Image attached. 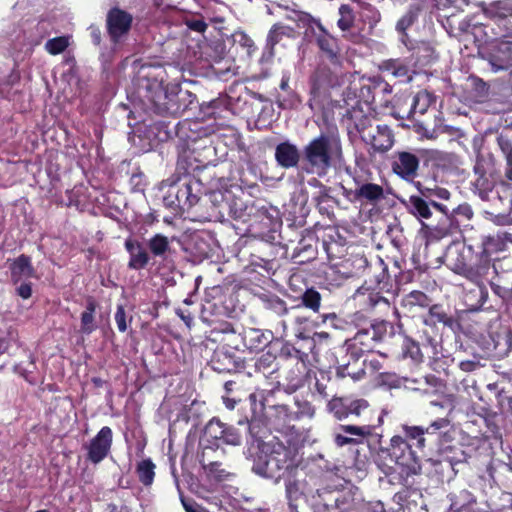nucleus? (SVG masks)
Instances as JSON below:
<instances>
[{
    "instance_id": "1a4fd4ad",
    "label": "nucleus",
    "mask_w": 512,
    "mask_h": 512,
    "mask_svg": "<svg viewBox=\"0 0 512 512\" xmlns=\"http://www.w3.org/2000/svg\"><path fill=\"white\" fill-rule=\"evenodd\" d=\"M177 171L183 175H186L194 185L199 184L201 186V195L207 194L208 192L218 189L224 185L225 178L223 175L218 173L216 165L212 166H199L196 165L191 170L187 167V160L180 158L177 161Z\"/></svg>"
},
{
    "instance_id": "f704fd0d",
    "label": "nucleus",
    "mask_w": 512,
    "mask_h": 512,
    "mask_svg": "<svg viewBox=\"0 0 512 512\" xmlns=\"http://www.w3.org/2000/svg\"><path fill=\"white\" fill-rule=\"evenodd\" d=\"M354 200L361 203L376 204L384 199V189L381 185L375 183L359 184L353 192Z\"/></svg>"
},
{
    "instance_id": "4c0bfd02",
    "label": "nucleus",
    "mask_w": 512,
    "mask_h": 512,
    "mask_svg": "<svg viewBox=\"0 0 512 512\" xmlns=\"http://www.w3.org/2000/svg\"><path fill=\"white\" fill-rule=\"evenodd\" d=\"M272 409L274 411L272 423L275 430L287 432L294 428L291 422L297 420V415L294 414V411L290 410L288 405L276 404Z\"/></svg>"
},
{
    "instance_id": "2eb2a0df",
    "label": "nucleus",
    "mask_w": 512,
    "mask_h": 512,
    "mask_svg": "<svg viewBox=\"0 0 512 512\" xmlns=\"http://www.w3.org/2000/svg\"><path fill=\"white\" fill-rule=\"evenodd\" d=\"M341 69H331L325 64H319L309 79L310 93L314 97H319L330 88L339 86L342 80Z\"/></svg>"
},
{
    "instance_id": "ea45409f",
    "label": "nucleus",
    "mask_w": 512,
    "mask_h": 512,
    "mask_svg": "<svg viewBox=\"0 0 512 512\" xmlns=\"http://www.w3.org/2000/svg\"><path fill=\"white\" fill-rule=\"evenodd\" d=\"M431 299L422 291L414 290L402 297L400 306L405 315H413L417 308H427Z\"/></svg>"
},
{
    "instance_id": "393cba45",
    "label": "nucleus",
    "mask_w": 512,
    "mask_h": 512,
    "mask_svg": "<svg viewBox=\"0 0 512 512\" xmlns=\"http://www.w3.org/2000/svg\"><path fill=\"white\" fill-rule=\"evenodd\" d=\"M196 183L194 182L193 185L189 178L184 175L183 183L178 186L175 198L182 209H191L199 202L202 196L201 186Z\"/></svg>"
},
{
    "instance_id": "680f3d73",
    "label": "nucleus",
    "mask_w": 512,
    "mask_h": 512,
    "mask_svg": "<svg viewBox=\"0 0 512 512\" xmlns=\"http://www.w3.org/2000/svg\"><path fill=\"white\" fill-rule=\"evenodd\" d=\"M490 288L505 305L512 306V284L511 287H508L504 283L503 278L498 276L497 281H490Z\"/></svg>"
},
{
    "instance_id": "8fccbe9b",
    "label": "nucleus",
    "mask_w": 512,
    "mask_h": 512,
    "mask_svg": "<svg viewBox=\"0 0 512 512\" xmlns=\"http://www.w3.org/2000/svg\"><path fill=\"white\" fill-rule=\"evenodd\" d=\"M313 242V233H309L299 241L298 246L295 249V256L301 258L299 262H308L315 258L316 247L313 245Z\"/></svg>"
},
{
    "instance_id": "4d7b16f0",
    "label": "nucleus",
    "mask_w": 512,
    "mask_h": 512,
    "mask_svg": "<svg viewBox=\"0 0 512 512\" xmlns=\"http://www.w3.org/2000/svg\"><path fill=\"white\" fill-rule=\"evenodd\" d=\"M293 32V28L289 26H285L280 23L274 24L268 32L266 46L272 51L284 36L289 37Z\"/></svg>"
},
{
    "instance_id": "dca6fc26",
    "label": "nucleus",
    "mask_w": 512,
    "mask_h": 512,
    "mask_svg": "<svg viewBox=\"0 0 512 512\" xmlns=\"http://www.w3.org/2000/svg\"><path fill=\"white\" fill-rule=\"evenodd\" d=\"M132 23V14L119 7H112L106 15V29L110 41L113 44H118L123 37L129 34Z\"/></svg>"
},
{
    "instance_id": "ddd939ff",
    "label": "nucleus",
    "mask_w": 512,
    "mask_h": 512,
    "mask_svg": "<svg viewBox=\"0 0 512 512\" xmlns=\"http://www.w3.org/2000/svg\"><path fill=\"white\" fill-rule=\"evenodd\" d=\"M318 33L314 34L315 44L321 58L327 60L333 67L342 68L343 56L339 39L328 32L321 21L316 22Z\"/></svg>"
},
{
    "instance_id": "f3484780",
    "label": "nucleus",
    "mask_w": 512,
    "mask_h": 512,
    "mask_svg": "<svg viewBox=\"0 0 512 512\" xmlns=\"http://www.w3.org/2000/svg\"><path fill=\"white\" fill-rule=\"evenodd\" d=\"M369 408L365 399H353L348 396H334L327 404L328 411L339 421L351 416L360 417Z\"/></svg>"
},
{
    "instance_id": "0e129e2a",
    "label": "nucleus",
    "mask_w": 512,
    "mask_h": 512,
    "mask_svg": "<svg viewBox=\"0 0 512 512\" xmlns=\"http://www.w3.org/2000/svg\"><path fill=\"white\" fill-rule=\"evenodd\" d=\"M420 11L421 9L417 5L409 6L405 14L397 21L396 31H407L418 20Z\"/></svg>"
},
{
    "instance_id": "603ef678",
    "label": "nucleus",
    "mask_w": 512,
    "mask_h": 512,
    "mask_svg": "<svg viewBox=\"0 0 512 512\" xmlns=\"http://www.w3.org/2000/svg\"><path fill=\"white\" fill-rule=\"evenodd\" d=\"M450 426V420L447 418H438L429 426L424 427L427 445L437 444L443 434V430Z\"/></svg>"
},
{
    "instance_id": "338daca9",
    "label": "nucleus",
    "mask_w": 512,
    "mask_h": 512,
    "mask_svg": "<svg viewBox=\"0 0 512 512\" xmlns=\"http://www.w3.org/2000/svg\"><path fill=\"white\" fill-rule=\"evenodd\" d=\"M286 497L290 512H298L297 501L302 497L303 493L300 491L299 484L296 481H288L286 483Z\"/></svg>"
},
{
    "instance_id": "6e6552de",
    "label": "nucleus",
    "mask_w": 512,
    "mask_h": 512,
    "mask_svg": "<svg viewBox=\"0 0 512 512\" xmlns=\"http://www.w3.org/2000/svg\"><path fill=\"white\" fill-rule=\"evenodd\" d=\"M483 15L493 22L492 33L494 40H512V0H496L482 3Z\"/></svg>"
},
{
    "instance_id": "de8ad7c7",
    "label": "nucleus",
    "mask_w": 512,
    "mask_h": 512,
    "mask_svg": "<svg viewBox=\"0 0 512 512\" xmlns=\"http://www.w3.org/2000/svg\"><path fill=\"white\" fill-rule=\"evenodd\" d=\"M450 507L455 512H461L476 503V498L468 489H462L458 492L450 493Z\"/></svg>"
},
{
    "instance_id": "9d476101",
    "label": "nucleus",
    "mask_w": 512,
    "mask_h": 512,
    "mask_svg": "<svg viewBox=\"0 0 512 512\" xmlns=\"http://www.w3.org/2000/svg\"><path fill=\"white\" fill-rule=\"evenodd\" d=\"M478 343L483 358L502 359L512 351V329L501 326L487 335H482Z\"/></svg>"
},
{
    "instance_id": "bf43d9fd",
    "label": "nucleus",
    "mask_w": 512,
    "mask_h": 512,
    "mask_svg": "<svg viewBox=\"0 0 512 512\" xmlns=\"http://www.w3.org/2000/svg\"><path fill=\"white\" fill-rule=\"evenodd\" d=\"M308 355L289 342L282 345L279 351V358L282 363H293L297 361L307 360Z\"/></svg>"
},
{
    "instance_id": "c03bdc74",
    "label": "nucleus",
    "mask_w": 512,
    "mask_h": 512,
    "mask_svg": "<svg viewBox=\"0 0 512 512\" xmlns=\"http://www.w3.org/2000/svg\"><path fill=\"white\" fill-rule=\"evenodd\" d=\"M97 308V302L89 296L86 300L85 310L81 313V332L84 334H91L96 330L97 325L95 323V312Z\"/></svg>"
},
{
    "instance_id": "6e6d98bb",
    "label": "nucleus",
    "mask_w": 512,
    "mask_h": 512,
    "mask_svg": "<svg viewBox=\"0 0 512 512\" xmlns=\"http://www.w3.org/2000/svg\"><path fill=\"white\" fill-rule=\"evenodd\" d=\"M338 430L343 431L350 437L360 438V442L369 436H372L375 430V425L362 424V425H339Z\"/></svg>"
},
{
    "instance_id": "72a5a7b5",
    "label": "nucleus",
    "mask_w": 512,
    "mask_h": 512,
    "mask_svg": "<svg viewBox=\"0 0 512 512\" xmlns=\"http://www.w3.org/2000/svg\"><path fill=\"white\" fill-rule=\"evenodd\" d=\"M489 293L486 284L475 285L474 288L464 291L463 303L467 311L477 312L488 301Z\"/></svg>"
},
{
    "instance_id": "a18cd8bd",
    "label": "nucleus",
    "mask_w": 512,
    "mask_h": 512,
    "mask_svg": "<svg viewBox=\"0 0 512 512\" xmlns=\"http://www.w3.org/2000/svg\"><path fill=\"white\" fill-rule=\"evenodd\" d=\"M403 438L407 439V442L415 446L419 450H423L427 446V438L425 437L424 427L422 426H402Z\"/></svg>"
},
{
    "instance_id": "13d9d810",
    "label": "nucleus",
    "mask_w": 512,
    "mask_h": 512,
    "mask_svg": "<svg viewBox=\"0 0 512 512\" xmlns=\"http://www.w3.org/2000/svg\"><path fill=\"white\" fill-rule=\"evenodd\" d=\"M359 16L360 19L369 25L370 29H373L381 20V14L379 10L368 2L361 1Z\"/></svg>"
},
{
    "instance_id": "2f4dec72",
    "label": "nucleus",
    "mask_w": 512,
    "mask_h": 512,
    "mask_svg": "<svg viewBox=\"0 0 512 512\" xmlns=\"http://www.w3.org/2000/svg\"><path fill=\"white\" fill-rule=\"evenodd\" d=\"M379 70L386 75H390V76L398 79V81L400 83H408V82L412 81V75L410 73V68L401 59L383 60L379 64Z\"/></svg>"
},
{
    "instance_id": "a211bd4d",
    "label": "nucleus",
    "mask_w": 512,
    "mask_h": 512,
    "mask_svg": "<svg viewBox=\"0 0 512 512\" xmlns=\"http://www.w3.org/2000/svg\"><path fill=\"white\" fill-rule=\"evenodd\" d=\"M253 364L248 365L249 376H262L265 379L275 381L280 384L281 363L277 361V356L270 351L261 354L259 357L252 359Z\"/></svg>"
},
{
    "instance_id": "f257e3e1",
    "label": "nucleus",
    "mask_w": 512,
    "mask_h": 512,
    "mask_svg": "<svg viewBox=\"0 0 512 512\" xmlns=\"http://www.w3.org/2000/svg\"><path fill=\"white\" fill-rule=\"evenodd\" d=\"M378 465L392 484H400L413 491L420 490L415 486L414 476L421 474L422 466L417 452L401 435H394L387 447L378 451Z\"/></svg>"
},
{
    "instance_id": "5701e85b",
    "label": "nucleus",
    "mask_w": 512,
    "mask_h": 512,
    "mask_svg": "<svg viewBox=\"0 0 512 512\" xmlns=\"http://www.w3.org/2000/svg\"><path fill=\"white\" fill-rule=\"evenodd\" d=\"M124 247L129 254L127 264L129 269L139 271L147 267L151 256L142 242L136 238L128 237L124 242Z\"/></svg>"
},
{
    "instance_id": "37998d69",
    "label": "nucleus",
    "mask_w": 512,
    "mask_h": 512,
    "mask_svg": "<svg viewBox=\"0 0 512 512\" xmlns=\"http://www.w3.org/2000/svg\"><path fill=\"white\" fill-rule=\"evenodd\" d=\"M150 256L165 259L170 251V241L167 236L156 233L147 241Z\"/></svg>"
},
{
    "instance_id": "e2e57ef3",
    "label": "nucleus",
    "mask_w": 512,
    "mask_h": 512,
    "mask_svg": "<svg viewBox=\"0 0 512 512\" xmlns=\"http://www.w3.org/2000/svg\"><path fill=\"white\" fill-rule=\"evenodd\" d=\"M339 19L337 20V26L342 32L349 31L355 22V13L353 8L349 4H342L339 7Z\"/></svg>"
},
{
    "instance_id": "39448f33",
    "label": "nucleus",
    "mask_w": 512,
    "mask_h": 512,
    "mask_svg": "<svg viewBox=\"0 0 512 512\" xmlns=\"http://www.w3.org/2000/svg\"><path fill=\"white\" fill-rule=\"evenodd\" d=\"M342 152L339 136L321 133L303 148L301 169L308 174L324 176L333 165L335 156Z\"/></svg>"
},
{
    "instance_id": "a878e982",
    "label": "nucleus",
    "mask_w": 512,
    "mask_h": 512,
    "mask_svg": "<svg viewBox=\"0 0 512 512\" xmlns=\"http://www.w3.org/2000/svg\"><path fill=\"white\" fill-rule=\"evenodd\" d=\"M274 156L277 164L284 169L296 168L300 162L302 163V155L298 147L289 141L279 143L275 148Z\"/></svg>"
},
{
    "instance_id": "79ce46f5",
    "label": "nucleus",
    "mask_w": 512,
    "mask_h": 512,
    "mask_svg": "<svg viewBox=\"0 0 512 512\" xmlns=\"http://www.w3.org/2000/svg\"><path fill=\"white\" fill-rule=\"evenodd\" d=\"M398 339L401 340V350L397 353L398 358L411 359L417 364L423 362L424 355L419 342L407 335H399Z\"/></svg>"
},
{
    "instance_id": "f03ea898",
    "label": "nucleus",
    "mask_w": 512,
    "mask_h": 512,
    "mask_svg": "<svg viewBox=\"0 0 512 512\" xmlns=\"http://www.w3.org/2000/svg\"><path fill=\"white\" fill-rule=\"evenodd\" d=\"M356 261L364 267V272L370 277L357 290L356 299L364 310L386 315L391 309L389 300L382 296V292L389 291L391 287L387 265L381 258H378L374 264H369L363 256L358 257Z\"/></svg>"
},
{
    "instance_id": "473e14b6",
    "label": "nucleus",
    "mask_w": 512,
    "mask_h": 512,
    "mask_svg": "<svg viewBox=\"0 0 512 512\" xmlns=\"http://www.w3.org/2000/svg\"><path fill=\"white\" fill-rule=\"evenodd\" d=\"M415 187L419 192V196L425 198L429 203H431L432 208L436 211H444L445 205L439 203L437 200H448L451 196V193L442 187L435 186L434 188H430L425 186L420 181L415 183Z\"/></svg>"
},
{
    "instance_id": "5fc2aeb1",
    "label": "nucleus",
    "mask_w": 512,
    "mask_h": 512,
    "mask_svg": "<svg viewBox=\"0 0 512 512\" xmlns=\"http://www.w3.org/2000/svg\"><path fill=\"white\" fill-rule=\"evenodd\" d=\"M263 308L270 315L284 316L289 308L286 302L277 295L265 296L262 298Z\"/></svg>"
},
{
    "instance_id": "9b49d317",
    "label": "nucleus",
    "mask_w": 512,
    "mask_h": 512,
    "mask_svg": "<svg viewBox=\"0 0 512 512\" xmlns=\"http://www.w3.org/2000/svg\"><path fill=\"white\" fill-rule=\"evenodd\" d=\"M437 324H442L443 327L453 329L457 324L456 320L447 313L446 309L441 304H433L428 307V313L423 318V329L420 338L423 344L431 346L433 349L437 346V338L439 331Z\"/></svg>"
},
{
    "instance_id": "aec40b11",
    "label": "nucleus",
    "mask_w": 512,
    "mask_h": 512,
    "mask_svg": "<svg viewBox=\"0 0 512 512\" xmlns=\"http://www.w3.org/2000/svg\"><path fill=\"white\" fill-rule=\"evenodd\" d=\"M345 500L339 491L325 487L316 490L311 496L310 503L313 512H336Z\"/></svg>"
},
{
    "instance_id": "052dcab7",
    "label": "nucleus",
    "mask_w": 512,
    "mask_h": 512,
    "mask_svg": "<svg viewBox=\"0 0 512 512\" xmlns=\"http://www.w3.org/2000/svg\"><path fill=\"white\" fill-rule=\"evenodd\" d=\"M301 305L305 308L318 313L321 307L322 296L313 287L307 288L300 296Z\"/></svg>"
},
{
    "instance_id": "412c9836",
    "label": "nucleus",
    "mask_w": 512,
    "mask_h": 512,
    "mask_svg": "<svg viewBox=\"0 0 512 512\" xmlns=\"http://www.w3.org/2000/svg\"><path fill=\"white\" fill-rule=\"evenodd\" d=\"M486 59L493 71L512 70V40L506 39V41L492 44Z\"/></svg>"
},
{
    "instance_id": "69168bd1",
    "label": "nucleus",
    "mask_w": 512,
    "mask_h": 512,
    "mask_svg": "<svg viewBox=\"0 0 512 512\" xmlns=\"http://www.w3.org/2000/svg\"><path fill=\"white\" fill-rule=\"evenodd\" d=\"M497 143L507 163L505 176L512 181V142L507 136L501 134L497 137Z\"/></svg>"
},
{
    "instance_id": "423d86ee",
    "label": "nucleus",
    "mask_w": 512,
    "mask_h": 512,
    "mask_svg": "<svg viewBox=\"0 0 512 512\" xmlns=\"http://www.w3.org/2000/svg\"><path fill=\"white\" fill-rule=\"evenodd\" d=\"M347 105L350 108L346 109L344 118L354 124L363 142L369 145L374 152L385 153L389 151L395 142L393 130L386 124H379L374 128L368 127L366 123L369 119L360 107V101H355L354 104L347 102Z\"/></svg>"
},
{
    "instance_id": "58836bf2",
    "label": "nucleus",
    "mask_w": 512,
    "mask_h": 512,
    "mask_svg": "<svg viewBox=\"0 0 512 512\" xmlns=\"http://www.w3.org/2000/svg\"><path fill=\"white\" fill-rule=\"evenodd\" d=\"M273 333L270 330L249 328L244 331V345L249 349L261 350L271 343Z\"/></svg>"
},
{
    "instance_id": "864d4df0",
    "label": "nucleus",
    "mask_w": 512,
    "mask_h": 512,
    "mask_svg": "<svg viewBox=\"0 0 512 512\" xmlns=\"http://www.w3.org/2000/svg\"><path fill=\"white\" fill-rule=\"evenodd\" d=\"M378 91L390 94L392 92V87L387 83L382 87L380 85H363L360 88V99L358 101H360V104L363 102L366 105H375L376 107V94L378 93Z\"/></svg>"
},
{
    "instance_id": "c756f323",
    "label": "nucleus",
    "mask_w": 512,
    "mask_h": 512,
    "mask_svg": "<svg viewBox=\"0 0 512 512\" xmlns=\"http://www.w3.org/2000/svg\"><path fill=\"white\" fill-rule=\"evenodd\" d=\"M281 369L284 370V376L289 390L294 391L304 384V379L308 372L306 360L293 363H281Z\"/></svg>"
},
{
    "instance_id": "c9c22d12",
    "label": "nucleus",
    "mask_w": 512,
    "mask_h": 512,
    "mask_svg": "<svg viewBox=\"0 0 512 512\" xmlns=\"http://www.w3.org/2000/svg\"><path fill=\"white\" fill-rule=\"evenodd\" d=\"M225 423L221 422L217 418H212L205 426L203 435L200 440L202 449L205 445H210L213 450H218L219 440L223 438V432L225 431Z\"/></svg>"
},
{
    "instance_id": "09e8293b",
    "label": "nucleus",
    "mask_w": 512,
    "mask_h": 512,
    "mask_svg": "<svg viewBox=\"0 0 512 512\" xmlns=\"http://www.w3.org/2000/svg\"><path fill=\"white\" fill-rule=\"evenodd\" d=\"M435 101L436 98L431 92L421 90L413 97L410 113L422 115L427 112L429 107L434 104Z\"/></svg>"
},
{
    "instance_id": "20e7f679",
    "label": "nucleus",
    "mask_w": 512,
    "mask_h": 512,
    "mask_svg": "<svg viewBox=\"0 0 512 512\" xmlns=\"http://www.w3.org/2000/svg\"><path fill=\"white\" fill-rule=\"evenodd\" d=\"M252 471L264 478L278 480L297 466L296 452L273 437L257 445Z\"/></svg>"
},
{
    "instance_id": "cd10ccee",
    "label": "nucleus",
    "mask_w": 512,
    "mask_h": 512,
    "mask_svg": "<svg viewBox=\"0 0 512 512\" xmlns=\"http://www.w3.org/2000/svg\"><path fill=\"white\" fill-rule=\"evenodd\" d=\"M152 102L155 112L160 115H177L184 112L186 108L179 103V94H168L162 90Z\"/></svg>"
},
{
    "instance_id": "0eeeda50",
    "label": "nucleus",
    "mask_w": 512,
    "mask_h": 512,
    "mask_svg": "<svg viewBox=\"0 0 512 512\" xmlns=\"http://www.w3.org/2000/svg\"><path fill=\"white\" fill-rule=\"evenodd\" d=\"M394 327L385 320L375 321L368 328L360 329L351 339L348 352L355 362L365 353L374 351L379 343L394 338Z\"/></svg>"
},
{
    "instance_id": "4be33fe9",
    "label": "nucleus",
    "mask_w": 512,
    "mask_h": 512,
    "mask_svg": "<svg viewBox=\"0 0 512 512\" xmlns=\"http://www.w3.org/2000/svg\"><path fill=\"white\" fill-rule=\"evenodd\" d=\"M249 403L251 406V416H246L245 420H239L238 423L240 425L244 423L248 424V430L251 438L254 442L260 444L264 442L263 438L265 437L266 427L258 418V413L262 412L264 405L262 403H257V396L255 393L249 395Z\"/></svg>"
},
{
    "instance_id": "c85d7f7f",
    "label": "nucleus",
    "mask_w": 512,
    "mask_h": 512,
    "mask_svg": "<svg viewBox=\"0 0 512 512\" xmlns=\"http://www.w3.org/2000/svg\"><path fill=\"white\" fill-rule=\"evenodd\" d=\"M311 186L317 187L319 190L313 195V202L316 204L322 215L331 216L333 207L338 204V200L330 195V188L322 184L318 179L312 178L309 181Z\"/></svg>"
},
{
    "instance_id": "4468645a",
    "label": "nucleus",
    "mask_w": 512,
    "mask_h": 512,
    "mask_svg": "<svg viewBox=\"0 0 512 512\" xmlns=\"http://www.w3.org/2000/svg\"><path fill=\"white\" fill-rule=\"evenodd\" d=\"M439 217L436 223H423L421 231L428 241H438L448 236L459 233L460 222L454 214H450L445 206L444 211H438Z\"/></svg>"
},
{
    "instance_id": "bb28decb",
    "label": "nucleus",
    "mask_w": 512,
    "mask_h": 512,
    "mask_svg": "<svg viewBox=\"0 0 512 512\" xmlns=\"http://www.w3.org/2000/svg\"><path fill=\"white\" fill-rule=\"evenodd\" d=\"M322 248L326 252L329 261H335L344 256L345 253V239L340 236L338 230L335 228H328L325 230L322 241Z\"/></svg>"
},
{
    "instance_id": "7ed1b4c3",
    "label": "nucleus",
    "mask_w": 512,
    "mask_h": 512,
    "mask_svg": "<svg viewBox=\"0 0 512 512\" xmlns=\"http://www.w3.org/2000/svg\"><path fill=\"white\" fill-rule=\"evenodd\" d=\"M494 242L493 237L486 236L482 239L480 252L474 253L471 246L457 251L456 256L451 259V270L474 285L486 282L490 284L495 276H499L490 254Z\"/></svg>"
},
{
    "instance_id": "774afa93",
    "label": "nucleus",
    "mask_w": 512,
    "mask_h": 512,
    "mask_svg": "<svg viewBox=\"0 0 512 512\" xmlns=\"http://www.w3.org/2000/svg\"><path fill=\"white\" fill-rule=\"evenodd\" d=\"M69 45L68 37L66 36H58L52 39H49L45 48L51 55H58L66 50Z\"/></svg>"
},
{
    "instance_id": "3c124183",
    "label": "nucleus",
    "mask_w": 512,
    "mask_h": 512,
    "mask_svg": "<svg viewBox=\"0 0 512 512\" xmlns=\"http://www.w3.org/2000/svg\"><path fill=\"white\" fill-rule=\"evenodd\" d=\"M284 9L289 13L285 18L289 21L295 22L298 28H309L312 25L316 26L319 19L314 18L310 13L285 6Z\"/></svg>"
},
{
    "instance_id": "a19ab883",
    "label": "nucleus",
    "mask_w": 512,
    "mask_h": 512,
    "mask_svg": "<svg viewBox=\"0 0 512 512\" xmlns=\"http://www.w3.org/2000/svg\"><path fill=\"white\" fill-rule=\"evenodd\" d=\"M211 366L213 370L219 373H231L238 370L239 362L233 354L216 350L211 358Z\"/></svg>"
},
{
    "instance_id": "e433bc0d",
    "label": "nucleus",
    "mask_w": 512,
    "mask_h": 512,
    "mask_svg": "<svg viewBox=\"0 0 512 512\" xmlns=\"http://www.w3.org/2000/svg\"><path fill=\"white\" fill-rule=\"evenodd\" d=\"M405 207L411 215L418 219L422 224L424 220L431 219L433 212L432 205L425 198L419 195H411L404 203Z\"/></svg>"
},
{
    "instance_id": "49530a36",
    "label": "nucleus",
    "mask_w": 512,
    "mask_h": 512,
    "mask_svg": "<svg viewBox=\"0 0 512 512\" xmlns=\"http://www.w3.org/2000/svg\"><path fill=\"white\" fill-rule=\"evenodd\" d=\"M156 465L151 458H146L139 461L136 465V474L139 482L145 486L150 487L155 479Z\"/></svg>"
},
{
    "instance_id": "6ab92c4d",
    "label": "nucleus",
    "mask_w": 512,
    "mask_h": 512,
    "mask_svg": "<svg viewBox=\"0 0 512 512\" xmlns=\"http://www.w3.org/2000/svg\"><path fill=\"white\" fill-rule=\"evenodd\" d=\"M113 442V432L109 426L102 427L98 433L85 446L87 460L93 464L103 461L110 453Z\"/></svg>"
},
{
    "instance_id": "f8f14e48",
    "label": "nucleus",
    "mask_w": 512,
    "mask_h": 512,
    "mask_svg": "<svg viewBox=\"0 0 512 512\" xmlns=\"http://www.w3.org/2000/svg\"><path fill=\"white\" fill-rule=\"evenodd\" d=\"M420 150H396L390 157L392 172L400 179L412 183L418 177L421 163Z\"/></svg>"
},
{
    "instance_id": "7c9ffc66",
    "label": "nucleus",
    "mask_w": 512,
    "mask_h": 512,
    "mask_svg": "<svg viewBox=\"0 0 512 512\" xmlns=\"http://www.w3.org/2000/svg\"><path fill=\"white\" fill-rule=\"evenodd\" d=\"M9 270L11 281L17 284L23 279H29L35 277L36 270L32 265L31 257L25 254H21L13 260H9Z\"/></svg>"
},
{
    "instance_id": "b1692460",
    "label": "nucleus",
    "mask_w": 512,
    "mask_h": 512,
    "mask_svg": "<svg viewBox=\"0 0 512 512\" xmlns=\"http://www.w3.org/2000/svg\"><path fill=\"white\" fill-rule=\"evenodd\" d=\"M210 445H205L199 454V463L206 472L207 476L216 481H224L229 478L231 473L224 467L220 460H211V454L217 453Z\"/></svg>"
}]
</instances>
